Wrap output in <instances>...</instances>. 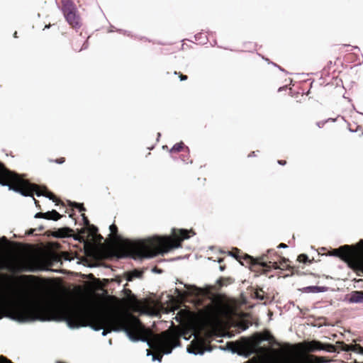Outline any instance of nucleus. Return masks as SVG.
<instances>
[{
    "label": "nucleus",
    "instance_id": "obj_1",
    "mask_svg": "<svg viewBox=\"0 0 363 363\" xmlns=\"http://www.w3.org/2000/svg\"><path fill=\"white\" fill-rule=\"evenodd\" d=\"M62 319L72 329L89 326L94 330L103 329L101 335L106 336L112 330L124 332L132 342H147L141 337L145 328L138 318L129 313H116L111 314L94 315L90 311L77 306H68L63 309Z\"/></svg>",
    "mask_w": 363,
    "mask_h": 363
},
{
    "label": "nucleus",
    "instance_id": "obj_2",
    "mask_svg": "<svg viewBox=\"0 0 363 363\" xmlns=\"http://www.w3.org/2000/svg\"><path fill=\"white\" fill-rule=\"evenodd\" d=\"M186 230L173 228L171 236H155L144 240L131 242L130 250L134 259L151 258L162 255L170 250L181 247V242L189 238Z\"/></svg>",
    "mask_w": 363,
    "mask_h": 363
},
{
    "label": "nucleus",
    "instance_id": "obj_3",
    "mask_svg": "<svg viewBox=\"0 0 363 363\" xmlns=\"http://www.w3.org/2000/svg\"><path fill=\"white\" fill-rule=\"evenodd\" d=\"M42 303L33 299H26L16 302L13 306V319L19 322H28L35 320H44L40 313Z\"/></svg>",
    "mask_w": 363,
    "mask_h": 363
},
{
    "label": "nucleus",
    "instance_id": "obj_4",
    "mask_svg": "<svg viewBox=\"0 0 363 363\" xmlns=\"http://www.w3.org/2000/svg\"><path fill=\"white\" fill-rule=\"evenodd\" d=\"M0 185L8 186L9 189L20 193L24 196H33V184L18 174L6 169L1 163H0Z\"/></svg>",
    "mask_w": 363,
    "mask_h": 363
},
{
    "label": "nucleus",
    "instance_id": "obj_5",
    "mask_svg": "<svg viewBox=\"0 0 363 363\" xmlns=\"http://www.w3.org/2000/svg\"><path fill=\"white\" fill-rule=\"evenodd\" d=\"M0 269H6L12 273L31 271L28 265V260L26 258L0 261Z\"/></svg>",
    "mask_w": 363,
    "mask_h": 363
},
{
    "label": "nucleus",
    "instance_id": "obj_6",
    "mask_svg": "<svg viewBox=\"0 0 363 363\" xmlns=\"http://www.w3.org/2000/svg\"><path fill=\"white\" fill-rule=\"evenodd\" d=\"M62 12L67 21L74 28L79 27V17L77 15V9L71 0L62 1Z\"/></svg>",
    "mask_w": 363,
    "mask_h": 363
},
{
    "label": "nucleus",
    "instance_id": "obj_7",
    "mask_svg": "<svg viewBox=\"0 0 363 363\" xmlns=\"http://www.w3.org/2000/svg\"><path fill=\"white\" fill-rule=\"evenodd\" d=\"M186 289L185 291H182L181 290L176 289L175 291L179 296L184 298L187 296H192L196 298H200L206 296H208L210 294V289L208 288H201L197 287L195 285L184 284Z\"/></svg>",
    "mask_w": 363,
    "mask_h": 363
},
{
    "label": "nucleus",
    "instance_id": "obj_8",
    "mask_svg": "<svg viewBox=\"0 0 363 363\" xmlns=\"http://www.w3.org/2000/svg\"><path fill=\"white\" fill-rule=\"evenodd\" d=\"M62 217V216L57 212L55 210L48 211L46 213H37L35 215V218H43L48 220H57Z\"/></svg>",
    "mask_w": 363,
    "mask_h": 363
},
{
    "label": "nucleus",
    "instance_id": "obj_9",
    "mask_svg": "<svg viewBox=\"0 0 363 363\" xmlns=\"http://www.w3.org/2000/svg\"><path fill=\"white\" fill-rule=\"evenodd\" d=\"M349 302L352 303H363V291H352L350 296Z\"/></svg>",
    "mask_w": 363,
    "mask_h": 363
},
{
    "label": "nucleus",
    "instance_id": "obj_10",
    "mask_svg": "<svg viewBox=\"0 0 363 363\" xmlns=\"http://www.w3.org/2000/svg\"><path fill=\"white\" fill-rule=\"evenodd\" d=\"M327 288L325 286H309L303 287L301 289L303 293L307 294H318L325 292Z\"/></svg>",
    "mask_w": 363,
    "mask_h": 363
},
{
    "label": "nucleus",
    "instance_id": "obj_11",
    "mask_svg": "<svg viewBox=\"0 0 363 363\" xmlns=\"http://www.w3.org/2000/svg\"><path fill=\"white\" fill-rule=\"evenodd\" d=\"M337 250H345L344 254L340 256L344 259H351L357 256L356 251L350 250V246L348 245H344L341 247L339 250H336V251Z\"/></svg>",
    "mask_w": 363,
    "mask_h": 363
},
{
    "label": "nucleus",
    "instance_id": "obj_12",
    "mask_svg": "<svg viewBox=\"0 0 363 363\" xmlns=\"http://www.w3.org/2000/svg\"><path fill=\"white\" fill-rule=\"evenodd\" d=\"M266 255H263L262 257H259V258L257 259H254L252 257L250 256V255H247L246 256V258L247 259H250L251 262L252 264H259V265H261L262 267H265V268H270L271 266L269 265V264L266 262H258V260L261 261V260H264V258H265Z\"/></svg>",
    "mask_w": 363,
    "mask_h": 363
},
{
    "label": "nucleus",
    "instance_id": "obj_13",
    "mask_svg": "<svg viewBox=\"0 0 363 363\" xmlns=\"http://www.w3.org/2000/svg\"><path fill=\"white\" fill-rule=\"evenodd\" d=\"M143 275V272L137 269H134L133 271L128 272L125 274L126 280L128 281H132L135 278H141Z\"/></svg>",
    "mask_w": 363,
    "mask_h": 363
},
{
    "label": "nucleus",
    "instance_id": "obj_14",
    "mask_svg": "<svg viewBox=\"0 0 363 363\" xmlns=\"http://www.w3.org/2000/svg\"><path fill=\"white\" fill-rule=\"evenodd\" d=\"M307 350L308 351L313 352L315 350H326L323 347L321 346V344L318 342H310L307 347Z\"/></svg>",
    "mask_w": 363,
    "mask_h": 363
},
{
    "label": "nucleus",
    "instance_id": "obj_15",
    "mask_svg": "<svg viewBox=\"0 0 363 363\" xmlns=\"http://www.w3.org/2000/svg\"><path fill=\"white\" fill-rule=\"evenodd\" d=\"M291 363H320L312 356L306 357L300 359H297Z\"/></svg>",
    "mask_w": 363,
    "mask_h": 363
},
{
    "label": "nucleus",
    "instance_id": "obj_16",
    "mask_svg": "<svg viewBox=\"0 0 363 363\" xmlns=\"http://www.w3.org/2000/svg\"><path fill=\"white\" fill-rule=\"evenodd\" d=\"M252 296L255 298L260 301H262L265 298L264 292L262 289L255 291Z\"/></svg>",
    "mask_w": 363,
    "mask_h": 363
},
{
    "label": "nucleus",
    "instance_id": "obj_17",
    "mask_svg": "<svg viewBox=\"0 0 363 363\" xmlns=\"http://www.w3.org/2000/svg\"><path fill=\"white\" fill-rule=\"evenodd\" d=\"M109 230L111 231V235L116 240L119 239L118 235H117L118 228L117 226L114 224H112L109 226Z\"/></svg>",
    "mask_w": 363,
    "mask_h": 363
},
{
    "label": "nucleus",
    "instance_id": "obj_18",
    "mask_svg": "<svg viewBox=\"0 0 363 363\" xmlns=\"http://www.w3.org/2000/svg\"><path fill=\"white\" fill-rule=\"evenodd\" d=\"M183 143L181 142L179 143H177L173 145V147L170 149V152H179L183 148Z\"/></svg>",
    "mask_w": 363,
    "mask_h": 363
},
{
    "label": "nucleus",
    "instance_id": "obj_19",
    "mask_svg": "<svg viewBox=\"0 0 363 363\" xmlns=\"http://www.w3.org/2000/svg\"><path fill=\"white\" fill-rule=\"evenodd\" d=\"M298 261L303 263H307L308 261V257L305 254H301L298 257Z\"/></svg>",
    "mask_w": 363,
    "mask_h": 363
},
{
    "label": "nucleus",
    "instance_id": "obj_20",
    "mask_svg": "<svg viewBox=\"0 0 363 363\" xmlns=\"http://www.w3.org/2000/svg\"><path fill=\"white\" fill-rule=\"evenodd\" d=\"M174 340L170 337H165L163 340H162V344L164 346H166V345H168L169 344L172 343V342H174Z\"/></svg>",
    "mask_w": 363,
    "mask_h": 363
},
{
    "label": "nucleus",
    "instance_id": "obj_21",
    "mask_svg": "<svg viewBox=\"0 0 363 363\" xmlns=\"http://www.w3.org/2000/svg\"><path fill=\"white\" fill-rule=\"evenodd\" d=\"M271 338H272V337L271 335H267V336H266V337H260V338H259V340H257V346L261 343V342H262V341H264V340H265V341H269V340H271Z\"/></svg>",
    "mask_w": 363,
    "mask_h": 363
},
{
    "label": "nucleus",
    "instance_id": "obj_22",
    "mask_svg": "<svg viewBox=\"0 0 363 363\" xmlns=\"http://www.w3.org/2000/svg\"><path fill=\"white\" fill-rule=\"evenodd\" d=\"M147 355H152V354L150 352L149 350H147ZM162 358V356L155 357V355L152 354V361L157 360L158 362H161Z\"/></svg>",
    "mask_w": 363,
    "mask_h": 363
},
{
    "label": "nucleus",
    "instance_id": "obj_23",
    "mask_svg": "<svg viewBox=\"0 0 363 363\" xmlns=\"http://www.w3.org/2000/svg\"><path fill=\"white\" fill-rule=\"evenodd\" d=\"M8 240L6 237L3 236L0 238V243L3 245H8Z\"/></svg>",
    "mask_w": 363,
    "mask_h": 363
},
{
    "label": "nucleus",
    "instance_id": "obj_24",
    "mask_svg": "<svg viewBox=\"0 0 363 363\" xmlns=\"http://www.w3.org/2000/svg\"><path fill=\"white\" fill-rule=\"evenodd\" d=\"M74 205L75 207H77L79 208V211L80 212H82V211H84L85 210V208L82 206V204L74 203Z\"/></svg>",
    "mask_w": 363,
    "mask_h": 363
},
{
    "label": "nucleus",
    "instance_id": "obj_25",
    "mask_svg": "<svg viewBox=\"0 0 363 363\" xmlns=\"http://www.w3.org/2000/svg\"><path fill=\"white\" fill-rule=\"evenodd\" d=\"M65 158L64 157H61V158L55 160V162H56L57 164H62V163L65 162Z\"/></svg>",
    "mask_w": 363,
    "mask_h": 363
},
{
    "label": "nucleus",
    "instance_id": "obj_26",
    "mask_svg": "<svg viewBox=\"0 0 363 363\" xmlns=\"http://www.w3.org/2000/svg\"><path fill=\"white\" fill-rule=\"evenodd\" d=\"M358 353L363 354V347L360 346H354Z\"/></svg>",
    "mask_w": 363,
    "mask_h": 363
},
{
    "label": "nucleus",
    "instance_id": "obj_27",
    "mask_svg": "<svg viewBox=\"0 0 363 363\" xmlns=\"http://www.w3.org/2000/svg\"><path fill=\"white\" fill-rule=\"evenodd\" d=\"M288 246L284 244V243H281L278 245V248H282V249H285V248H287Z\"/></svg>",
    "mask_w": 363,
    "mask_h": 363
},
{
    "label": "nucleus",
    "instance_id": "obj_28",
    "mask_svg": "<svg viewBox=\"0 0 363 363\" xmlns=\"http://www.w3.org/2000/svg\"><path fill=\"white\" fill-rule=\"evenodd\" d=\"M172 348H167V349L164 352V353L165 354H170V353L172 352Z\"/></svg>",
    "mask_w": 363,
    "mask_h": 363
},
{
    "label": "nucleus",
    "instance_id": "obj_29",
    "mask_svg": "<svg viewBox=\"0 0 363 363\" xmlns=\"http://www.w3.org/2000/svg\"><path fill=\"white\" fill-rule=\"evenodd\" d=\"M83 220L85 225H89V220L84 216V215H83Z\"/></svg>",
    "mask_w": 363,
    "mask_h": 363
},
{
    "label": "nucleus",
    "instance_id": "obj_30",
    "mask_svg": "<svg viewBox=\"0 0 363 363\" xmlns=\"http://www.w3.org/2000/svg\"><path fill=\"white\" fill-rule=\"evenodd\" d=\"M269 264H272V267H273L274 269H277V268H278V266H277V263H276V262H269Z\"/></svg>",
    "mask_w": 363,
    "mask_h": 363
},
{
    "label": "nucleus",
    "instance_id": "obj_31",
    "mask_svg": "<svg viewBox=\"0 0 363 363\" xmlns=\"http://www.w3.org/2000/svg\"><path fill=\"white\" fill-rule=\"evenodd\" d=\"M186 79H187V76H186V75H181L180 76V80L181 81L186 80Z\"/></svg>",
    "mask_w": 363,
    "mask_h": 363
},
{
    "label": "nucleus",
    "instance_id": "obj_32",
    "mask_svg": "<svg viewBox=\"0 0 363 363\" xmlns=\"http://www.w3.org/2000/svg\"><path fill=\"white\" fill-rule=\"evenodd\" d=\"M278 163L281 165H284L286 164V161L284 160H278Z\"/></svg>",
    "mask_w": 363,
    "mask_h": 363
},
{
    "label": "nucleus",
    "instance_id": "obj_33",
    "mask_svg": "<svg viewBox=\"0 0 363 363\" xmlns=\"http://www.w3.org/2000/svg\"><path fill=\"white\" fill-rule=\"evenodd\" d=\"M187 351H188V352H189V353H190V354H196L194 351H193V350H188Z\"/></svg>",
    "mask_w": 363,
    "mask_h": 363
},
{
    "label": "nucleus",
    "instance_id": "obj_34",
    "mask_svg": "<svg viewBox=\"0 0 363 363\" xmlns=\"http://www.w3.org/2000/svg\"><path fill=\"white\" fill-rule=\"evenodd\" d=\"M323 123H324L318 122V123H317V125H318V126L319 128H320V127H321V125H323Z\"/></svg>",
    "mask_w": 363,
    "mask_h": 363
},
{
    "label": "nucleus",
    "instance_id": "obj_35",
    "mask_svg": "<svg viewBox=\"0 0 363 363\" xmlns=\"http://www.w3.org/2000/svg\"><path fill=\"white\" fill-rule=\"evenodd\" d=\"M229 255L230 256H232V257H235V255L233 253L230 252H229Z\"/></svg>",
    "mask_w": 363,
    "mask_h": 363
},
{
    "label": "nucleus",
    "instance_id": "obj_36",
    "mask_svg": "<svg viewBox=\"0 0 363 363\" xmlns=\"http://www.w3.org/2000/svg\"><path fill=\"white\" fill-rule=\"evenodd\" d=\"M13 35H14L15 38H16L17 37V32H15Z\"/></svg>",
    "mask_w": 363,
    "mask_h": 363
},
{
    "label": "nucleus",
    "instance_id": "obj_37",
    "mask_svg": "<svg viewBox=\"0 0 363 363\" xmlns=\"http://www.w3.org/2000/svg\"><path fill=\"white\" fill-rule=\"evenodd\" d=\"M259 350H262V352H264V349H263V348H262V347H259Z\"/></svg>",
    "mask_w": 363,
    "mask_h": 363
},
{
    "label": "nucleus",
    "instance_id": "obj_38",
    "mask_svg": "<svg viewBox=\"0 0 363 363\" xmlns=\"http://www.w3.org/2000/svg\"><path fill=\"white\" fill-rule=\"evenodd\" d=\"M84 49H86L87 45H85V44H84Z\"/></svg>",
    "mask_w": 363,
    "mask_h": 363
},
{
    "label": "nucleus",
    "instance_id": "obj_39",
    "mask_svg": "<svg viewBox=\"0 0 363 363\" xmlns=\"http://www.w3.org/2000/svg\"><path fill=\"white\" fill-rule=\"evenodd\" d=\"M272 251V250H268L267 252L269 253Z\"/></svg>",
    "mask_w": 363,
    "mask_h": 363
},
{
    "label": "nucleus",
    "instance_id": "obj_40",
    "mask_svg": "<svg viewBox=\"0 0 363 363\" xmlns=\"http://www.w3.org/2000/svg\"><path fill=\"white\" fill-rule=\"evenodd\" d=\"M328 347H330V348H333V346H331V345H329V346H328Z\"/></svg>",
    "mask_w": 363,
    "mask_h": 363
}]
</instances>
